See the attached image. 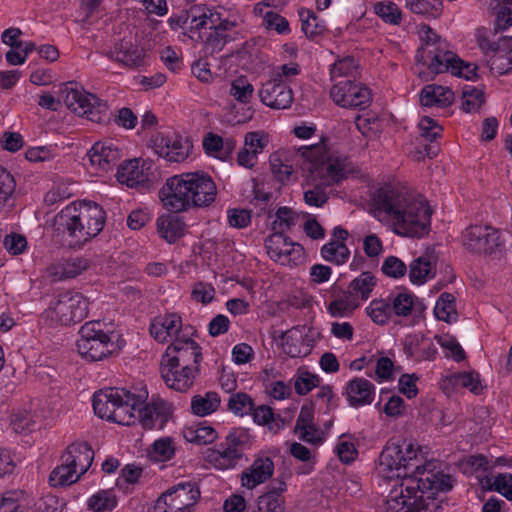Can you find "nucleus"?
<instances>
[{"label":"nucleus","instance_id":"obj_62","mask_svg":"<svg viewBox=\"0 0 512 512\" xmlns=\"http://www.w3.org/2000/svg\"><path fill=\"white\" fill-rule=\"evenodd\" d=\"M382 272L391 278H401L407 273L406 264L396 256H388L382 264Z\"/></svg>","mask_w":512,"mask_h":512},{"label":"nucleus","instance_id":"obj_42","mask_svg":"<svg viewBox=\"0 0 512 512\" xmlns=\"http://www.w3.org/2000/svg\"><path fill=\"white\" fill-rule=\"evenodd\" d=\"M295 392L304 396L320 384V377L306 369L299 368L292 378Z\"/></svg>","mask_w":512,"mask_h":512},{"label":"nucleus","instance_id":"obj_38","mask_svg":"<svg viewBox=\"0 0 512 512\" xmlns=\"http://www.w3.org/2000/svg\"><path fill=\"white\" fill-rule=\"evenodd\" d=\"M86 505L92 512H112L118 506V498L112 489H102L89 496Z\"/></svg>","mask_w":512,"mask_h":512},{"label":"nucleus","instance_id":"obj_57","mask_svg":"<svg viewBox=\"0 0 512 512\" xmlns=\"http://www.w3.org/2000/svg\"><path fill=\"white\" fill-rule=\"evenodd\" d=\"M465 472L475 474L477 478L486 475L491 469L489 459L482 454L471 455L464 464Z\"/></svg>","mask_w":512,"mask_h":512},{"label":"nucleus","instance_id":"obj_17","mask_svg":"<svg viewBox=\"0 0 512 512\" xmlns=\"http://www.w3.org/2000/svg\"><path fill=\"white\" fill-rule=\"evenodd\" d=\"M332 100L345 108L365 109L372 101L370 89L351 79L337 81L330 90Z\"/></svg>","mask_w":512,"mask_h":512},{"label":"nucleus","instance_id":"obj_37","mask_svg":"<svg viewBox=\"0 0 512 512\" xmlns=\"http://www.w3.org/2000/svg\"><path fill=\"white\" fill-rule=\"evenodd\" d=\"M489 9L495 17V34L512 26V0H491Z\"/></svg>","mask_w":512,"mask_h":512},{"label":"nucleus","instance_id":"obj_63","mask_svg":"<svg viewBox=\"0 0 512 512\" xmlns=\"http://www.w3.org/2000/svg\"><path fill=\"white\" fill-rule=\"evenodd\" d=\"M420 137L433 142L441 136L443 128L432 118L424 116L419 124Z\"/></svg>","mask_w":512,"mask_h":512},{"label":"nucleus","instance_id":"obj_60","mask_svg":"<svg viewBox=\"0 0 512 512\" xmlns=\"http://www.w3.org/2000/svg\"><path fill=\"white\" fill-rule=\"evenodd\" d=\"M456 382L458 385L468 389L475 395L481 394L483 390L480 374L474 371L458 373L456 376Z\"/></svg>","mask_w":512,"mask_h":512},{"label":"nucleus","instance_id":"obj_18","mask_svg":"<svg viewBox=\"0 0 512 512\" xmlns=\"http://www.w3.org/2000/svg\"><path fill=\"white\" fill-rule=\"evenodd\" d=\"M219 186L203 171L169 177L159 192H217Z\"/></svg>","mask_w":512,"mask_h":512},{"label":"nucleus","instance_id":"obj_53","mask_svg":"<svg viewBox=\"0 0 512 512\" xmlns=\"http://www.w3.org/2000/svg\"><path fill=\"white\" fill-rule=\"evenodd\" d=\"M150 457L158 462L171 460L175 455L173 442L170 438H161L156 440L149 452Z\"/></svg>","mask_w":512,"mask_h":512},{"label":"nucleus","instance_id":"obj_5","mask_svg":"<svg viewBox=\"0 0 512 512\" xmlns=\"http://www.w3.org/2000/svg\"><path fill=\"white\" fill-rule=\"evenodd\" d=\"M298 152L305 159L302 169L308 172L307 182L313 186L306 192H323L327 186L340 183L352 172L347 157L328 155L322 143L302 146Z\"/></svg>","mask_w":512,"mask_h":512},{"label":"nucleus","instance_id":"obj_23","mask_svg":"<svg viewBox=\"0 0 512 512\" xmlns=\"http://www.w3.org/2000/svg\"><path fill=\"white\" fill-rule=\"evenodd\" d=\"M109 59L129 68H138L145 63V50L126 37L105 54Z\"/></svg>","mask_w":512,"mask_h":512},{"label":"nucleus","instance_id":"obj_64","mask_svg":"<svg viewBox=\"0 0 512 512\" xmlns=\"http://www.w3.org/2000/svg\"><path fill=\"white\" fill-rule=\"evenodd\" d=\"M23 498L22 491L9 490L0 495V512H17Z\"/></svg>","mask_w":512,"mask_h":512},{"label":"nucleus","instance_id":"obj_3","mask_svg":"<svg viewBox=\"0 0 512 512\" xmlns=\"http://www.w3.org/2000/svg\"><path fill=\"white\" fill-rule=\"evenodd\" d=\"M147 392L132 393L126 388L109 387L93 394L92 406L95 414L120 425H131L136 417L145 429L161 430L171 417V408L164 402L145 405Z\"/></svg>","mask_w":512,"mask_h":512},{"label":"nucleus","instance_id":"obj_54","mask_svg":"<svg viewBox=\"0 0 512 512\" xmlns=\"http://www.w3.org/2000/svg\"><path fill=\"white\" fill-rule=\"evenodd\" d=\"M374 11L386 23L399 25L401 22V10L393 2H379L375 5Z\"/></svg>","mask_w":512,"mask_h":512},{"label":"nucleus","instance_id":"obj_58","mask_svg":"<svg viewBox=\"0 0 512 512\" xmlns=\"http://www.w3.org/2000/svg\"><path fill=\"white\" fill-rule=\"evenodd\" d=\"M215 293L216 292L212 284L199 281L193 285L191 297L194 301L207 305L214 300Z\"/></svg>","mask_w":512,"mask_h":512},{"label":"nucleus","instance_id":"obj_7","mask_svg":"<svg viewBox=\"0 0 512 512\" xmlns=\"http://www.w3.org/2000/svg\"><path fill=\"white\" fill-rule=\"evenodd\" d=\"M93 459L94 451L86 442L69 445L61 456V464L50 473V485L64 487L77 482L90 468Z\"/></svg>","mask_w":512,"mask_h":512},{"label":"nucleus","instance_id":"obj_13","mask_svg":"<svg viewBox=\"0 0 512 512\" xmlns=\"http://www.w3.org/2000/svg\"><path fill=\"white\" fill-rule=\"evenodd\" d=\"M150 336L159 344L173 343L181 339L195 337L197 330L194 326L184 323L178 312H165L150 320Z\"/></svg>","mask_w":512,"mask_h":512},{"label":"nucleus","instance_id":"obj_10","mask_svg":"<svg viewBox=\"0 0 512 512\" xmlns=\"http://www.w3.org/2000/svg\"><path fill=\"white\" fill-rule=\"evenodd\" d=\"M251 440L250 429L234 427L223 441L209 450L207 459L219 470L232 469L242 459L244 450L250 447Z\"/></svg>","mask_w":512,"mask_h":512},{"label":"nucleus","instance_id":"obj_8","mask_svg":"<svg viewBox=\"0 0 512 512\" xmlns=\"http://www.w3.org/2000/svg\"><path fill=\"white\" fill-rule=\"evenodd\" d=\"M90 301L82 293L67 290L54 296L41 317L51 325L69 326L82 322L89 313Z\"/></svg>","mask_w":512,"mask_h":512},{"label":"nucleus","instance_id":"obj_15","mask_svg":"<svg viewBox=\"0 0 512 512\" xmlns=\"http://www.w3.org/2000/svg\"><path fill=\"white\" fill-rule=\"evenodd\" d=\"M116 180L130 189H152L155 174L153 163L142 158L124 160L117 169Z\"/></svg>","mask_w":512,"mask_h":512},{"label":"nucleus","instance_id":"obj_28","mask_svg":"<svg viewBox=\"0 0 512 512\" xmlns=\"http://www.w3.org/2000/svg\"><path fill=\"white\" fill-rule=\"evenodd\" d=\"M403 350L408 359L417 362L432 361L438 353L437 347L431 339L417 334L405 337Z\"/></svg>","mask_w":512,"mask_h":512},{"label":"nucleus","instance_id":"obj_35","mask_svg":"<svg viewBox=\"0 0 512 512\" xmlns=\"http://www.w3.org/2000/svg\"><path fill=\"white\" fill-rule=\"evenodd\" d=\"M183 434L186 441L197 445L210 444L218 437L216 430L207 421H199L185 427Z\"/></svg>","mask_w":512,"mask_h":512},{"label":"nucleus","instance_id":"obj_12","mask_svg":"<svg viewBox=\"0 0 512 512\" xmlns=\"http://www.w3.org/2000/svg\"><path fill=\"white\" fill-rule=\"evenodd\" d=\"M199 498L196 482L181 481L159 495L152 512H191Z\"/></svg>","mask_w":512,"mask_h":512},{"label":"nucleus","instance_id":"obj_24","mask_svg":"<svg viewBox=\"0 0 512 512\" xmlns=\"http://www.w3.org/2000/svg\"><path fill=\"white\" fill-rule=\"evenodd\" d=\"M216 194H159L161 203L170 214L186 211L189 207L207 206L215 201Z\"/></svg>","mask_w":512,"mask_h":512},{"label":"nucleus","instance_id":"obj_41","mask_svg":"<svg viewBox=\"0 0 512 512\" xmlns=\"http://www.w3.org/2000/svg\"><path fill=\"white\" fill-rule=\"evenodd\" d=\"M321 257L337 266L345 264L350 257V250L342 241H328L320 249Z\"/></svg>","mask_w":512,"mask_h":512},{"label":"nucleus","instance_id":"obj_36","mask_svg":"<svg viewBox=\"0 0 512 512\" xmlns=\"http://www.w3.org/2000/svg\"><path fill=\"white\" fill-rule=\"evenodd\" d=\"M220 404L221 397L219 393L215 391L196 394L191 398V412L194 415L205 417L217 411Z\"/></svg>","mask_w":512,"mask_h":512},{"label":"nucleus","instance_id":"obj_61","mask_svg":"<svg viewBox=\"0 0 512 512\" xmlns=\"http://www.w3.org/2000/svg\"><path fill=\"white\" fill-rule=\"evenodd\" d=\"M489 64L492 70H496V72L500 75L507 74L512 71V64L508 61V51L507 47H500V51L493 53L489 57Z\"/></svg>","mask_w":512,"mask_h":512},{"label":"nucleus","instance_id":"obj_14","mask_svg":"<svg viewBox=\"0 0 512 512\" xmlns=\"http://www.w3.org/2000/svg\"><path fill=\"white\" fill-rule=\"evenodd\" d=\"M265 247L270 259L282 266L296 267L305 260L303 246L281 232H273L266 239Z\"/></svg>","mask_w":512,"mask_h":512},{"label":"nucleus","instance_id":"obj_59","mask_svg":"<svg viewBox=\"0 0 512 512\" xmlns=\"http://www.w3.org/2000/svg\"><path fill=\"white\" fill-rule=\"evenodd\" d=\"M302 21V30L309 38H313L323 32L324 26L317 22V16L310 10H303L299 13Z\"/></svg>","mask_w":512,"mask_h":512},{"label":"nucleus","instance_id":"obj_43","mask_svg":"<svg viewBox=\"0 0 512 512\" xmlns=\"http://www.w3.org/2000/svg\"><path fill=\"white\" fill-rule=\"evenodd\" d=\"M366 314L377 325H385L392 316L391 304L386 299H374L365 308Z\"/></svg>","mask_w":512,"mask_h":512},{"label":"nucleus","instance_id":"obj_31","mask_svg":"<svg viewBox=\"0 0 512 512\" xmlns=\"http://www.w3.org/2000/svg\"><path fill=\"white\" fill-rule=\"evenodd\" d=\"M157 232L166 242L173 244L185 235L186 224L178 214H162L156 220Z\"/></svg>","mask_w":512,"mask_h":512},{"label":"nucleus","instance_id":"obj_45","mask_svg":"<svg viewBox=\"0 0 512 512\" xmlns=\"http://www.w3.org/2000/svg\"><path fill=\"white\" fill-rule=\"evenodd\" d=\"M254 404L255 402L249 394L236 392L230 395L227 407L234 415L243 417L250 415L252 410H254Z\"/></svg>","mask_w":512,"mask_h":512},{"label":"nucleus","instance_id":"obj_49","mask_svg":"<svg viewBox=\"0 0 512 512\" xmlns=\"http://www.w3.org/2000/svg\"><path fill=\"white\" fill-rule=\"evenodd\" d=\"M406 8L411 12L420 15H430L434 18L441 15L443 10L442 2L431 3L428 0H403Z\"/></svg>","mask_w":512,"mask_h":512},{"label":"nucleus","instance_id":"obj_11","mask_svg":"<svg viewBox=\"0 0 512 512\" xmlns=\"http://www.w3.org/2000/svg\"><path fill=\"white\" fill-rule=\"evenodd\" d=\"M60 94L67 108L79 116H86L95 123H102L108 118L107 102L80 89L76 82L63 84Z\"/></svg>","mask_w":512,"mask_h":512},{"label":"nucleus","instance_id":"obj_22","mask_svg":"<svg viewBox=\"0 0 512 512\" xmlns=\"http://www.w3.org/2000/svg\"><path fill=\"white\" fill-rule=\"evenodd\" d=\"M327 312L331 317H350L360 307V302L351 291L334 283L330 288L329 300L325 301Z\"/></svg>","mask_w":512,"mask_h":512},{"label":"nucleus","instance_id":"obj_9","mask_svg":"<svg viewBox=\"0 0 512 512\" xmlns=\"http://www.w3.org/2000/svg\"><path fill=\"white\" fill-rule=\"evenodd\" d=\"M424 43L418 49L416 60L419 63L428 65V68L434 74L450 71L451 73L461 74L460 65L464 61L455 53L445 50L440 43V37L429 26H423Z\"/></svg>","mask_w":512,"mask_h":512},{"label":"nucleus","instance_id":"obj_29","mask_svg":"<svg viewBox=\"0 0 512 512\" xmlns=\"http://www.w3.org/2000/svg\"><path fill=\"white\" fill-rule=\"evenodd\" d=\"M346 395L352 407L369 405L374 400L375 386L365 378L355 377L348 382Z\"/></svg>","mask_w":512,"mask_h":512},{"label":"nucleus","instance_id":"obj_34","mask_svg":"<svg viewBox=\"0 0 512 512\" xmlns=\"http://www.w3.org/2000/svg\"><path fill=\"white\" fill-rule=\"evenodd\" d=\"M454 93L450 88L436 84H428L420 93V103L426 107H447L453 103Z\"/></svg>","mask_w":512,"mask_h":512},{"label":"nucleus","instance_id":"obj_32","mask_svg":"<svg viewBox=\"0 0 512 512\" xmlns=\"http://www.w3.org/2000/svg\"><path fill=\"white\" fill-rule=\"evenodd\" d=\"M436 275V261L432 255L424 254L409 264V280L413 285H423Z\"/></svg>","mask_w":512,"mask_h":512},{"label":"nucleus","instance_id":"obj_40","mask_svg":"<svg viewBox=\"0 0 512 512\" xmlns=\"http://www.w3.org/2000/svg\"><path fill=\"white\" fill-rule=\"evenodd\" d=\"M376 278L375 276L369 272H362L358 277L353 279L349 285L348 289L351 293L358 298L360 304L368 300L370 297L374 287L376 286Z\"/></svg>","mask_w":512,"mask_h":512},{"label":"nucleus","instance_id":"obj_26","mask_svg":"<svg viewBox=\"0 0 512 512\" xmlns=\"http://www.w3.org/2000/svg\"><path fill=\"white\" fill-rule=\"evenodd\" d=\"M193 145L187 139L180 135L162 137L157 144V153L170 162H182L190 154Z\"/></svg>","mask_w":512,"mask_h":512},{"label":"nucleus","instance_id":"obj_47","mask_svg":"<svg viewBox=\"0 0 512 512\" xmlns=\"http://www.w3.org/2000/svg\"><path fill=\"white\" fill-rule=\"evenodd\" d=\"M270 167L275 179L282 185L297 181V174L293 167L282 163L278 156L272 155L270 157Z\"/></svg>","mask_w":512,"mask_h":512},{"label":"nucleus","instance_id":"obj_30","mask_svg":"<svg viewBox=\"0 0 512 512\" xmlns=\"http://www.w3.org/2000/svg\"><path fill=\"white\" fill-rule=\"evenodd\" d=\"M287 490L284 481L273 482L268 490L257 499V510L254 512H283V493Z\"/></svg>","mask_w":512,"mask_h":512},{"label":"nucleus","instance_id":"obj_56","mask_svg":"<svg viewBox=\"0 0 512 512\" xmlns=\"http://www.w3.org/2000/svg\"><path fill=\"white\" fill-rule=\"evenodd\" d=\"M291 455L302 462L303 466L299 468V474H309L314 468V462L312 461L311 451L301 443L294 442L290 447Z\"/></svg>","mask_w":512,"mask_h":512},{"label":"nucleus","instance_id":"obj_48","mask_svg":"<svg viewBox=\"0 0 512 512\" xmlns=\"http://www.w3.org/2000/svg\"><path fill=\"white\" fill-rule=\"evenodd\" d=\"M210 30L204 40L205 51L210 54L220 52L228 42L235 40L229 33L218 31L216 26H210Z\"/></svg>","mask_w":512,"mask_h":512},{"label":"nucleus","instance_id":"obj_44","mask_svg":"<svg viewBox=\"0 0 512 512\" xmlns=\"http://www.w3.org/2000/svg\"><path fill=\"white\" fill-rule=\"evenodd\" d=\"M416 296L407 290L390 295L392 313L396 316H408L414 307Z\"/></svg>","mask_w":512,"mask_h":512},{"label":"nucleus","instance_id":"obj_46","mask_svg":"<svg viewBox=\"0 0 512 512\" xmlns=\"http://www.w3.org/2000/svg\"><path fill=\"white\" fill-rule=\"evenodd\" d=\"M298 219V214L289 207L282 206L276 210L275 219L272 223L274 232H285L289 231Z\"/></svg>","mask_w":512,"mask_h":512},{"label":"nucleus","instance_id":"obj_6","mask_svg":"<svg viewBox=\"0 0 512 512\" xmlns=\"http://www.w3.org/2000/svg\"><path fill=\"white\" fill-rule=\"evenodd\" d=\"M120 338L114 323L91 320L81 326L76 346L82 358L96 362L118 352L121 349Z\"/></svg>","mask_w":512,"mask_h":512},{"label":"nucleus","instance_id":"obj_55","mask_svg":"<svg viewBox=\"0 0 512 512\" xmlns=\"http://www.w3.org/2000/svg\"><path fill=\"white\" fill-rule=\"evenodd\" d=\"M486 483L490 490H494L512 501V474L499 473L494 477L493 482H491L490 478L486 477Z\"/></svg>","mask_w":512,"mask_h":512},{"label":"nucleus","instance_id":"obj_20","mask_svg":"<svg viewBox=\"0 0 512 512\" xmlns=\"http://www.w3.org/2000/svg\"><path fill=\"white\" fill-rule=\"evenodd\" d=\"M160 372L168 388L183 393L193 387L200 369L168 363L166 357H162Z\"/></svg>","mask_w":512,"mask_h":512},{"label":"nucleus","instance_id":"obj_51","mask_svg":"<svg viewBox=\"0 0 512 512\" xmlns=\"http://www.w3.org/2000/svg\"><path fill=\"white\" fill-rule=\"evenodd\" d=\"M358 64L356 60L351 57H345L335 62L330 70L331 79L337 82L338 78L349 79L354 77L357 72Z\"/></svg>","mask_w":512,"mask_h":512},{"label":"nucleus","instance_id":"obj_19","mask_svg":"<svg viewBox=\"0 0 512 512\" xmlns=\"http://www.w3.org/2000/svg\"><path fill=\"white\" fill-rule=\"evenodd\" d=\"M163 357H166L168 363L194 367L195 369H199L203 360L202 348L194 337L171 343Z\"/></svg>","mask_w":512,"mask_h":512},{"label":"nucleus","instance_id":"obj_4","mask_svg":"<svg viewBox=\"0 0 512 512\" xmlns=\"http://www.w3.org/2000/svg\"><path fill=\"white\" fill-rule=\"evenodd\" d=\"M106 212L98 203L79 201L63 208L58 216V230L62 233L63 245L70 249H81L103 230Z\"/></svg>","mask_w":512,"mask_h":512},{"label":"nucleus","instance_id":"obj_21","mask_svg":"<svg viewBox=\"0 0 512 512\" xmlns=\"http://www.w3.org/2000/svg\"><path fill=\"white\" fill-rule=\"evenodd\" d=\"M263 104L273 109L289 108L293 102L292 89L282 79V74H274L259 90Z\"/></svg>","mask_w":512,"mask_h":512},{"label":"nucleus","instance_id":"obj_2","mask_svg":"<svg viewBox=\"0 0 512 512\" xmlns=\"http://www.w3.org/2000/svg\"><path fill=\"white\" fill-rule=\"evenodd\" d=\"M368 213L402 237L421 238L431 227L432 209L423 194H366Z\"/></svg>","mask_w":512,"mask_h":512},{"label":"nucleus","instance_id":"obj_27","mask_svg":"<svg viewBox=\"0 0 512 512\" xmlns=\"http://www.w3.org/2000/svg\"><path fill=\"white\" fill-rule=\"evenodd\" d=\"M87 156L92 166L101 170H108L122 157V150L111 140L94 143Z\"/></svg>","mask_w":512,"mask_h":512},{"label":"nucleus","instance_id":"obj_52","mask_svg":"<svg viewBox=\"0 0 512 512\" xmlns=\"http://www.w3.org/2000/svg\"><path fill=\"white\" fill-rule=\"evenodd\" d=\"M253 92V85L244 76L237 77L231 82L230 95L241 103H249Z\"/></svg>","mask_w":512,"mask_h":512},{"label":"nucleus","instance_id":"obj_25","mask_svg":"<svg viewBox=\"0 0 512 512\" xmlns=\"http://www.w3.org/2000/svg\"><path fill=\"white\" fill-rule=\"evenodd\" d=\"M274 473V462L268 456H259L244 469L240 475L241 485L246 489H254L269 480Z\"/></svg>","mask_w":512,"mask_h":512},{"label":"nucleus","instance_id":"obj_1","mask_svg":"<svg viewBox=\"0 0 512 512\" xmlns=\"http://www.w3.org/2000/svg\"><path fill=\"white\" fill-rule=\"evenodd\" d=\"M436 463L426 461L421 447L406 440H389L381 451L376 471L395 483L386 500V512H435V496L452 489V478Z\"/></svg>","mask_w":512,"mask_h":512},{"label":"nucleus","instance_id":"obj_16","mask_svg":"<svg viewBox=\"0 0 512 512\" xmlns=\"http://www.w3.org/2000/svg\"><path fill=\"white\" fill-rule=\"evenodd\" d=\"M464 247L473 253L492 254L504 246L501 232L489 225H471L462 234Z\"/></svg>","mask_w":512,"mask_h":512},{"label":"nucleus","instance_id":"obj_33","mask_svg":"<svg viewBox=\"0 0 512 512\" xmlns=\"http://www.w3.org/2000/svg\"><path fill=\"white\" fill-rule=\"evenodd\" d=\"M87 267L88 262L84 257L70 256L61 258L58 262L52 264L49 270L58 280H65L77 277Z\"/></svg>","mask_w":512,"mask_h":512},{"label":"nucleus","instance_id":"obj_50","mask_svg":"<svg viewBox=\"0 0 512 512\" xmlns=\"http://www.w3.org/2000/svg\"><path fill=\"white\" fill-rule=\"evenodd\" d=\"M462 109L466 113L476 112L485 102L482 90L465 86L462 91Z\"/></svg>","mask_w":512,"mask_h":512},{"label":"nucleus","instance_id":"obj_39","mask_svg":"<svg viewBox=\"0 0 512 512\" xmlns=\"http://www.w3.org/2000/svg\"><path fill=\"white\" fill-rule=\"evenodd\" d=\"M434 315L438 320L446 323L458 320L456 298L452 293L443 292L440 294L434 306Z\"/></svg>","mask_w":512,"mask_h":512}]
</instances>
